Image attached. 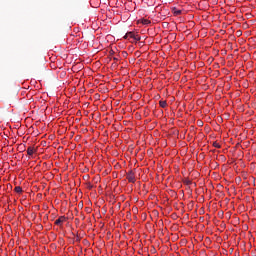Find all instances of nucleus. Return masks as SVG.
Wrapping results in <instances>:
<instances>
[{"mask_svg":"<svg viewBox=\"0 0 256 256\" xmlns=\"http://www.w3.org/2000/svg\"><path fill=\"white\" fill-rule=\"evenodd\" d=\"M202 123H203V122L200 121V122L198 123V125H202Z\"/></svg>","mask_w":256,"mask_h":256,"instance_id":"nucleus-13","label":"nucleus"},{"mask_svg":"<svg viewBox=\"0 0 256 256\" xmlns=\"http://www.w3.org/2000/svg\"><path fill=\"white\" fill-rule=\"evenodd\" d=\"M34 153H37V149H35L34 147L29 146V147L27 148V155L31 156V155H33Z\"/></svg>","mask_w":256,"mask_h":256,"instance_id":"nucleus-4","label":"nucleus"},{"mask_svg":"<svg viewBox=\"0 0 256 256\" xmlns=\"http://www.w3.org/2000/svg\"><path fill=\"white\" fill-rule=\"evenodd\" d=\"M173 14L176 15V16L181 15V10H177V9L174 8L173 9Z\"/></svg>","mask_w":256,"mask_h":256,"instance_id":"nucleus-8","label":"nucleus"},{"mask_svg":"<svg viewBox=\"0 0 256 256\" xmlns=\"http://www.w3.org/2000/svg\"><path fill=\"white\" fill-rule=\"evenodd\" d=\"M187 39H193V37H191V36L187 35Z\"/></svg>","mask_w":256,"mask_h":256,"instance_id":"nucleus-12","label":"nucleus"},{"mask_svg":"<svg viewBox=\"0 0 256 256\" xmlns=\"http://www.w3.org/2000/svg\"><path fill=\"white\" fill-rule=\"evenodd\" d=\"M123 39H128L130 43H137V41H141V36H139V34L136 33H126L123 36Z\"/></svg>","mask_w":256,"mask_h":256,"instance_id":"nucleus-1","label":"nucleus"},{"mask_svg":"<svg viewBox=\"0 0 256 256\" xmlns=\"http://www.w3.org/2000/svg\"><path fill=\"white\" fill-rule=\"evenodd\" d=\"M15 193H18L20 195V193H23V188H21V186H16L14 188Z\"/></svg>","mask_w":256,"mask_h":256,"instance_id":"nucleus-6","label":"nucleus"},{"mask_svg":"<svg viewBox=\"0 0 256 256\" xmlns=\"http://www.w3.org/2000/svg\"><path fill=\"white\" fill-rule=\"evenodd\" d=\"M67 221V217L65 216H60L57 220H55V225H61L62 223H65Z\"/></svg>","mask_w":256,"mask_h":256,"instance_id":"nucleus-3","label":"nucleus"},{"mask_svg":"<svg viewBox=\"0 0 256 256\" xmlns=\"http://www.w3.org/2000/svg\"><path fill=\"white\" fill-rule=\"evenodd\" d=\"M127 33H133L132 31H127Z\"/></svg>","mask_w":256,"mask_h":256,"instance_id":"nucleus-16","label":"nucleus"},{"mask_svg":"<svg viewBox=\"0 0 256 256\" xmlns=\"http://www.w3.org/2000/svg\"><path fill=\"white\" fill-rule=\"evenodd\" d=\"M138 23L142 24V25H149V23H151V20L145 19V18H141V19L138 20Z\"/></svg>","mask_w":256,"mask_h":256,"instance_id":"nucleus-5","label":"nucleus"},{"mask_svg":"<svg viewBox=\"0 0 256 256\" xmlns=\"http://www.w3.org/2000/svg\"><path fill=\"white\" fill-rule=\"evenodd\" d=\"M71 37H75V34H71Z\"/></svg>","mask_w":256,"mask_h":256,"instance_id":"nucleus-15","label":"nucleus"},{"mask_svg":"<svg viewBox=\"0 0 256 256\" xmlns=\"http://www.w3.org/2000/svg\"><path fill=\"white\" fill-rule=\"evenodd\" d=\"M176 37H177V34H175V33L170 34V39H176Z\"/></svg>","mask_w":256,"mask_h":256,"instance_id":"nucleus-10","label":"nucleus"},{"mask_svg":"<svg viewBox=\"0 0 256 256\" xmlns=\"http://www.w3.org/2000/svg\"><path fill=\"white\" fill-rule=\"evenodd\" d=\"M179 41H184L185 40V37H183V34H179Z\"/></svg>","mask_w":256,"mask_h":256,"instance_id":"nucleus-11","label":"nucleus"},{"mask_svg":"<svg viewBox=\"0 0 256 256\" xmlns=\"http://www.w3.org/2000/svg\"><path fill=\"white\" fill-rule=\"evenodd\" d=\"M213 147H215L216 149H221V144L217 143V142H214Z\"/></svg>","mask_w":256,"mask_h":256,"instance_id":"nucleus-9","label":"nucleus"},{"mask_svg":"<svg viewBox=\"0 0 256 256\" xmlns=\"http://www.w3.org/2000/svg\"><path fill=\"white\" fill-rule=\"evenodd\" d=\"M159 105H160V107H162L163 109H165V107H167V101H165V100H160Z\"/></svg>","mask_w":256,"mask_h":256,"instance_id":"nucleus-7","label":"nucleus"},{"mask_svg":"<svg viewBox=\"0 0 256 256\" xmlns=\"http://www.w3.org/2000/svg\"><path fill=\"white\" fill-rule=\"evenodd\" d=\"M237 33H241V30H237Z\"/></svg>","mask_w":256,"mask_h":256,"instance_id":"nucleus-14","label":"nucleus"},{"mask_svg":"<svg viewBox=\"0 0 256 256\" xmlns=\"http://www.w3.org/2000/svg\"><path fill=\"white\" fill-rule=\"evenodd\" d=\"M127 180L129 181V183H135V172H133V170H130L127 175Z\"/></svg>","mask_w":256,"mask_h":256,"instance_id":"nucleus-2","label":"nucleus"},{"mask_svg":"<svg viewBox=\"0 0 256 256\" xmlns=\"http://www.w3.org/2000/svg\"><path fill=\"white\" fill-rule=\"evenodd\" d=\"M143 39L145 40V39H147V37H143Z\"/></svg>","mask_w":256,"mask_h":256,"instance_id":"nucleus-17","label":"nucleus"}]
</instances>
